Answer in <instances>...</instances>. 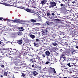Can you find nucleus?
Returning <instances> with one entry per match:
<instances>
[{"label": "nucleus", "instance_id": "nucleus-1", "mask_svg": "<svg viewBox=\"0 0 78 78\" xmlns=\"http://www.w3.org/2000/svg\"><path fill=\"white\" fill-rule=\"evenodd\" d=\"M70 54H62L60 56V59L59 61L61 62H63L64 61H66L67 60V57L65 56L66 55L67 56H69Z\"/></svg>", "mask_w": 78, "mask_h": 78}, {"label": "nucleus", "instance_id": "nucleus-2", "mask_svg": "<svg viewBox=\"0 0 78 78\" xmlns=\"http://www.w3.org/2000/svg\"><path fill=\"white\" fill-rule=\"evenodd\" d=\"M14 60H15L14 61V63L16 66H21L23 64L22 61L19 59L17 57H16L14 58Z\"/></svg>", "mask_w": 78, "mask_h": 78}, {"label": "nucleus", "instance_id": "nucleus-3", "mask_svg": "<svg viewBox=\"0 0 78 78\" xmlns=\"http://www.w3.org/2000/svg\"><path fill=\"white\" fill-rule=\"evenodd\" d=\"M50 69H49V72L50 73H53V72L55 74H56V71H55V69L54 68H52L51 67H50Z\"/></svg>", "mask_w": 78, "mask_h": 78}, {"label": "nucleus", "instance_id": "nucleus-4", "mask_svg": "<svg viewBox=\"0 0 78 78\" xmlns=\"http://www.w3.org/2000/svg\"><path fill=\"white\" fill-rule=\"evenodd\" d=\"M51 7H54V6H56V2H52L51 3Z\"/></svg>", "mask_w": 78, "mask_h": 78}, {"label": "nucleus", "instance_id": "nucleus-5", "mask_svg": "<svg viewBox=\"0 0 78 78\" xmlns=\"http://www.w3.org/2000/svg\"><path fill=\"white\" fill-rule=\"evenodd\" d=\"M73 69H74L76 70H78V66L73 65Z\"/></svg>", "mask_w": 78, "mask_h": 78}, {"label": "nucleus", "instance_id": "nucleus-6", "mask_svg": "<svg viewBox=\"0 0 78 78\" xmlns=\"http://www.w3.org/2000/svg\"><path fill=\"white\" fill-rule=\"evenodd\" d=\"M45 54L47 56H50V51H47L45 52Z\"/></svg>", "mask_w": 78, "mask_h": 78}, {"label": "nucleus", "instance_id": "nucleus-7", "mask_svg": "<svg viewBox=\"0 0 78 78\" xmlns=\"http://www.w3.org/2000/svg\"><path fill=\"white\" fill-rule=\"evenodd\" d=\"M38 74V73L36 71H34L33 72V75H34V76H37Z\"/></svg>", "mask_w": 78, "mask_h": 78}, {"label": "nucleus", "instance_id": "nucleus-8", "mask_svg": "<svg viewBox=\"0 0 78 78\" xmlns=\"http://www.w3.org/2000/svg\"><path fill=\"white\" fill-rule=\"evenodd\" d=\"M68 66L69 67H72V68H73V63H71L70 64V63H69L68 64H67Z\"/></svg>", "mask_w": 78, "mask_h": 78}, {"label": "nucleus", "instance_id": "nucleus-9", "mask_svg": "<svg viewBox=\"0 0 78 78\" xmlns=\"http://www.w3.org/2000/svg\"><path fill=\"white\" fill-rule=\"evenodd\" d=\"M46 2H46V1L43 0L41 2V4L43 5H44V4H45V3H46Z\"/></svg>", "mask_w": 78, "mask_h": 78}, {"label": "nucleus", "instance_id": "nucleus-10", "mask_svg": "<svg viewBox=\"0 0 78 78\" xmlns=\"http://www.w3.org/2000/svg\"><path fill=\"white\" fill-rule=\"evenodd\" d=\"M38 62H40L39 63L40 64H43V61H42L41 59L39 58L38 59Z\"/></svg>", "mask_w": 78, "mask_h": 78}, {"label": "nucleus", "instance_id": "nucleus-11", "mask_svg": "<svg viewBox=\"0 0 78 78\" xmlns=\"http://www.w3.org/2000/svg\"><path fill=\"white\" fill-rule=\"evenodd\" d=\"M17 42L18 44H19L20 45H21V44H22V40H18Z\"/></svg>", "mask_w": 78, "mask_h": 78}, {"label": "nucleus", "instance_id": "nucleus-12", "mask_svg": "<svg viewBox=\"0 0 78 78\" xmlns=\"http://www.w3.org/2000/svg\"><path fill=\"white\" fill-rule=\"evenodd\" d=\"M25 10L28 12H31V10L29 9H25Z\"/></svg>", "mask_w": 78, "mask_h": 78}, {"label": "nucleus", "instance_id": "nucleus-13", "mask_svg": "<svg viewBox=\"0 0 78 78\" xmlns=\"http://www.w3.org/2000/svg\"><path fill=\"white\" fill-rule=\"evenodd\" d=\"M30 37L32 38V39H34L35 37V36L32 34H30Z\"/></svg>", "mask_w": 78, "mask_h": 78}, {"label": "nucleus", "instance_id": "nucleus-14", "mask_svg": "<svg viewBox=\"0 0 78 78\" xmlns=\"http://www.w3.org/2000/svg\"><path fill=\"white\" fill-rule=\"evenodd\" d=\"M23 49H26V45L25 44H24L22 46V49L23 50Z\"/></svg>", "mask_w": 78, "mask_h": 78}, {"label": "nucleus", "instance_id": "nucleus-15", "mask_svg": "<svg viewBox=\"0 0 78 78\" xmlns=\"http://www.w3.org/2000/svg\"><path fill=\"white\" fill-rule=\"evenodd\" d=\"M37 65L35 64H34L33 65H32V67L33 68H37Z\"/></svg>", "mask_w": 78, "mask_h": 78}, {"label": "nucleus", "instance_id": "nucleus-16", "mask_svg": "<svg viewBox=\"0 0 78 78\" xmlns=\"http://www.w3.org/2000/svg\"><path fill=\"white\" fill-rule=\"evenodd\" d=\"M52 44L54 46H56L57 45H58V43H57L56 42H54L52 43Z\"/></svg>", "mask_w": 78, "mask_h": 78}, {"label": "nucleus", "instance_id": "nucleus-17", "mask_svg": "<svg viewBox=\"0 0 78 78\" xmlns=\"http://www.w3.org/2000/svg\"><path fill=\"white\" fill-rule=\"evenodd\" d=\"M61 9H62V10H63V11H64L66 9V6H63L62 7V8H61Z\"/></svg>", "mask_w": 78, "mask_h": 78}, {"label": "nucleus", "instance_id": "nucleus-18", "mask_svg": "<svg viewBox=\"0 0 78 78\" xmlns=\"http://www.w3.org/2000/svg\"><path fill=\"white\" fill-rule=\"evenodd\" d=\"M70 50L72 51V53H74V52H75V51H76V50L73 48L70 49Z\"/></svg>", "mask_w": 78, "mask_h": 78}, {"label": "nucleus", "instance_id": "nucleus-19", "mask_svg": "<svg viewBox=\"0 0 78 78\" xmlns=\"http://www.w3.org/2000/svg\"><path fill=\"white\" fill-rule=\"evenodd\" d=\"M50 23L52 24V23H53V22L50 23V22L49 21L46 22V24H47L48 25H50Z\"/></svg>", "mask_w": 78, "mask_h": 78}, {"label": "nucleus", "instance_id": "nucleus-20", "mask_svg": "<svg viewBox=\"0 0 78 78\" xmlns=\"http://www.w3.org/2000/svg\"><path fill=\"white\" fill-rule=\"evenodd\" d=\"M41 26L42 27H43V28H45V27L46 26V24L45 23H43L42 24Z\"/></svg>", "mask_w": 78, "mask_h": 78}, {"label": "nucleus", "instance_id": "nucleus-21", "mask_svg": "<svg viewBox=\"0 0 78 78\" xmlns=\"http://www.w3.org/2000/svg\"><path fill=\"white\" fill-rule=\"evenodd\" d=\"M30 21L31 22H33V23L36 22V20L34 19H31Z\"/></svg>", "mask_w": 78, "mask_h": 78}, {"label": "nucleus", "instance_id": "nucleus-22", "mask_svg": "<svg viewBox=\"0 0 78 78\" xmlns=\"http://www.w3.org/2000/svg\"><path fill=\"white\" fill-rule=\"evenodd\" d=\"M34 25H37V26H40V25H41V24L37 23H35L34 24Z\"/></svg>", "mask_w": 78, "mask_h": 78}, {"label": "nucleus", "instance_id": "nucleus-23", "mask_svg": "<svg viewBox=\"0 0 78 78\" xmlns=\"http://www.w3.org/2000/svg\"><path fill=\"white\" fill-rule=\"evenodd\" d=\"M17 34L18 36H20L22 34V32H18L17 33Z\"/></svg>", "mask_w": 78, "mask_h": 78}, {"label": "nucleus", "instance_id": "nucleus-24", "mask_svg": "<svg viewBox=\"0 0 78 78\" xmlns=\"http://www.w3.org/2000/svg\"><path fill=\"white\" fill-rule=\"evenodd\" d=\"M71 3L73 5H75L76 4V2H71Z\"/></svg>", "mask_w": 78, "mask_h": 78}, {"label": "nucleus", "instance_id": "nucleus-25", "mask_svg": "<svg viewBox=\"0 0 78 78\" xmlns=\"http://www.w3.org/2000/svg\"><path fill=\"white\" fill-rule=\"evenodd\" d=\"M4 76H8V73L7 72H4Z\"/></svg>", "mask_w": 78, "mask_h": 78}, {"label": "nucleus", "instance_id": "nucleus-26", "mask_svg": "<svg viewBox=\"0 0 78 78\" xmlns=\"http://www.w3.org/2000/svg\"><path fill=\"white\" fill-rule=\"evenodd\" d=\"M59 43L61 44V45H62L63 46H64V43H63L62 42H60Z\"/></svg>", "mask_w": 78, "mask_h": 78}, {"label": "nucleus", "instance_id": "nucleus-27", "mask_svg": "<svg viewBox=\"0 0 78 78\" xmlns=\"http://www.w3.org/2000/svg\"><path fill=\"white\" fill-rule=\"evenodd\" d=\"M20 31H23V27H21L20 29Z\"/></svg>", "mask_w": 78, "mask_h": 78}, {"label": "nucleus", "instance_id": "nucleus-28", "mask_svg": "<svg viewBox=\"0 0 78 78\" xmlns=\"http://www.w3.org/2000/svg\"><path fill=\"white\" fill-rule=\"evenodd\" d=\"M0 31H1V33H3L5 31V30H3V29H0Z\"/></svg>", "mask_w": 78, "mask_h": 78}, {"label": "nucleus", "instance_id": "nucleus-29", "mask_svg": "<svg viewBox=\"0 0 78 78\" xmlns=\"http://www.w3.org/2000/svg\"><path fill=\"white\" fill-rule=\"evenodd\" d=\"M13 50H14V51H12V52H13L14 53H16V52H17V50H16L15 49H13Z\"/></svg>", "mask_w": 78, "mask_h": 78}, {"label": "nucleus", "instance_id": "nucleus-30", "mask_svg": "<svg viewBox=\"0 0 78 78\" xmlns=\"http://www.w3.org/2000/svg\"><path fill=\"white\" fill-rule=\"evenodd\" d=\"M22 73L21 76H23V77H25V75L24 73Z\"/></svg>", "mask_w": 78, "mask_h": 78}, {"label": "nucleus", "instance_id": "nucleus-31", "mask_svg": "<svg viewBox=\"0 0 78 78\" xmlns=\"http://www.w3.org/2000/svg\"><path fill=\"white\" fill-rule=\"evenodd\" d=\"M30 62H32L33 63V59H30V60H29Z\"/></svg>", "mask_w": 78, "mask_h": 78}, {"label": "nucleus", "instance_id": "nucleus-32", "mask_svg": "<svg viewBox=\"0 0 78 78\" xmlns=\"http://www.w3.org/2000/svg\"><path fill=\"white\" fill-rule=\"evenodd\" d=\"M42 34L43 36H45V35H47V33L43 32L42 33Z\"/></svg>", "mask_w": 78, "mask_h": 78}, {"label": "nucleus", "instance_id": "nucleus-33", "mask_svg": "<svg viewBox=\"0 0 78 78\" xmlns=\"http://www.w3.org/2000/svg\"><path fill=\"white\" fill-rule=\"evenodd\" d=\"M66 17L65 16H63V17H62V19L64 20H66Z\"/></svg>", "mask_w": 78, "mask_h": 78}, {"label": "nucleus", "instance_id": "nucleus-34", "mask_svg": "<svg viewBox=\"0 0 78 78\" xmlns=\"http://www.w3.org/2000/svg\"><path fill=\"white\" fill-rule=\"evenodd\" d=\"M9 20V21H11V22H13L14 20H8L7 19H6L5 20Z\"/></svg>", "mask_w": 78, "mask_h": 78}, {"label": "nucleus", "instance_id": "nucleus-35", "mask_svg": "<svg viewBox=\"0 0 78 78\" xmlns=\"http://www.w3.org/2000/svg\"><path fill=\"white\" fill-rule=\"evenodd\" d=\"M37 59V58H34V60H33V62H36L37 60H35V59Z\"/></svg>", "mask_w": 78, "mask_h": 78}, {"label": "nucleus", "instance_id": "nucleus-36", "mask_svg": "<svg viewBox=\"0 0 78 78\" xmlns=\"http://www.w3.org/2000/svg\"><path fill=\"white\" fill-rule=\"evenodd\" d=\"M22 51H24V52H25V51H26L27 50H26V49H23H23H22Z\"/></svg>", "mask_w": 78, "mask_h": 78}, {"label": "nucleus", "instance_id": "nucleus-37", "mask_svg": "<svg viewBox=\"0 0 78 78\" xmlns=\"http://www.w3.org/2000/svg\"><path fill=\"white\" fill-rule=\"evenodd\" d=\"M71 59H73V61H74V60H75V57H73V58H71Z\"/></svg>", "mask_w": 78, "mask_h": 78}, {"label": "nucleus", "instance_id": "nucleus-38", "mask_svg": "<svg viewBox=\"0 0 78 78\" xmlns=\"http://www.w3.org/2000/svg\"><path fill=\"white\" fill-rule=\"evenodd\" d=\"M13 22H16V23H18L19 21L16 20H13Z\"/></svg>", "mask_w": 78, "mask_h": 78}, {"label": "nucleus", "instance_id": "nucleus-39", "mask_svg": "<svg viewBox=\"0 0 78 78\" xmlns=\"http://www.w3.org/2000/svg\"><path fill=\"white\" fill-rule=\"evenodd\" d=\"M47 16H51V14L48 12H47Z\"/></svg>", "mask_w": 78, "mask_h": 78}, {"label": "nucleus", "instance_id": "nucleus-40", "mask_svg": "<svg viewBox=\"0 0 78 78\" xmlns=\"http://www.w3.org/2000/svg\"><path fill=\"white\" fill-rule=\"evenodd\" d=\"M44 33H47V32H48V30H47V29H45L44 30Z\"/></svg>", "mask_w": 78, "mask_h": 78}, {"label": "nucleus", "instance_id": "nucleus-41", "mask_svg": "<svg viewBox=\"0 0 78 78\" xmlns=\"http://www.w3.org/2000/svg\"><path fill=\"white\" fill-rule=\"evenodd\" d=\"M60 6H61L62 7V6H65V5H64V4H61L60 5Z\"/></svg>", "mask_w": 78, "mask_h": 78}, {"label": "nucleus", "instance_id": "nucleus-42", "mask_svg": "<svg viewBox=\"0 0 78 78\" xmlns=\"http://www.w3.org/2000/svg\"><path fill=\"white\" fill-rule=\"evenodd\" d=\"M1 67L2 68H5V65H1Z\"/></svg>", "mask_w": 78, "mask_h": 78}, {"label": "nucleus", "instance_id": "nucleus-43", "mask_svg": "<svg viewBox=\"0 0 78 78\" xmlns=\"http://www.w3.org/2000/svg\"><path fill=\"white\" fill-rule=\"evenodd\" d=\"M68 44H67L66 42L64 43V46L65 45H68Z\"/></svg>", "mask_w": 78, "mask_h": 78}, {"label": "nucleus", "instance_id": "nucleus-44", "mask_svg": "<svg viewBox=\"0 0 78 78\" xmlns=\"http://www.w3.org/2000/svg\"><path fill=\"white\" fill-rule=\"evenodd\" d=\"M24 5H25V6L27 5V4L26 3V2H25L23 3Z\"/></svg>", "mask_w": 78, "mask_h": 78}, {"label": "nucleus", "instance_id": "nucleus-45", "mask_svg": "<svg viewBox=\"0 0 78 78\" xmlns=\"http://www.w3.org/2000/svg\"><path fill=\"white\" fill-rule=\"evenodd\" d=\"M18 55H19L18 57H19V58H20V55H20V53L19 52H18Z\"/></svg>", "mask_w": 78, "mask_h": 78}, {"label": "nucleus", "instance_id": "nucleus-46", "mask_svg": "<svg viewBox=\"0 0 78 78\" xmlns=\"http://www.w3.org/2000/svg\"><path fill=\"white\" fill-rule=\"evenodd\" d=\"M36 42H38L39 41V39L37 38L36 39Z\"/></svg>", "mask_w": 78, "mask_h": 78}, {"label": "nucleus", "instance_id": "nucleus-47", "mask_svg": "<svg viewBox=\"0 0 78 78\" xmlns=\"http://www.w3.org/2000/svg\"><path fill=\"white\" fill-rule=\"evenodd\" d=\"M2 55H4V56H6V54H5V53H3L2 54Z\"/></svg>", "mask_w": 78, "mask_h": 78}, {"label": "nucleus", "instance_id": "nucleus-48", "mask_svg": "<svg viewBox=\"0 0 78 78\" xmlns=\"http://www.w3.org/2000/svg\"><path fill=\"white\" fill-rule=\"evenodd\" d=\"M49 63V62H46L45 63L46 64H48Z\"/></svg>", "mask_w": 78, "mask_h": 78}, {"label": "nucleus", "instance_id": "nucleus-49", "mask_svg": "<svg viewBox=\"0 0 78 78\" xmlns=\"http://www.w3.org/2000/svg\"><path fill=\"white\" fill-rule=\"evenodd\" d=\"M34 46H35V47H37V44H36V43H34Z\"/></svg>", "mask_w": 78, "mask_h": 78}, {"label": "nucleus", "instance_id": "nucleus-50", "mask_svg": "<svg viewBox=\"0 0 78 78\" xmlns=\"http://www.w3.org/2000/svg\"><path fill=\"white\" fill-rule=\"evenodd\" d=\"M26 6H27L28 7H29V4H27V5H26Z\"/></svg>", "mask_w": 78, "mask_h": 78}, {"label": "nucleus", "instance_id": "nucleus-51", "mask_svg": "<svg viewBox=\"0 0 78 78\" xmlns=\"http://www.w3.org/2000/svg\"><path fill=\"white\" fill-rule=\"evenodd\" d=\"M54 52H55V53L56 52V51L53 50L52 52V53H54Z\"/></svg>", "mask_w": 78, "mask_h": 78}, {"label": "nucleus", "instance_id": "nucleus-52", "mask_svg": "<svg viewBox=\"0 0 78 78\" xmlns=\"http://www.w3.org/2000/svg\"><path fill=\"white\" fill-rule=\"evenodd\" d=\"M4 41L5 42H6V39H5V38H4Z\"/></svg>", "mask_w": 78, "mask_h": 78}, {"label": "nucleus", "instance_id": "nucleus-53", "mask_svg": "<svg viewBox=\"0 0 78 78\" xmlns=\"http://www.w3.org/2000/svg\"><path fill=\"white\" fill-rule=\"evenodd\" d=\"M42 56L43 57H45V55L44 54H42Z\"/></svg>", "mask_w": 78, "mask_h": 78}, {"label": "nucleus", "instance_id": "nucleus-54", "mask_svg": "<svg viewBox=\"0 0 78 78\" xmlns=\"http://www.w3.org/2000/svg\"><path fill=\"white\" fill-rule=\"evenodd\" d=\"M5 6H9V5L7 4H6L5 5Z\"/></svg>", "mask_w": 78, "mask_h": 78}, {"label": "nucleus", "instance_id": "nucleus-55", "mask_svg": "<svg viewBox=\"0 0 78 78\" xmlns=\"http://www.w3.org/2000/svg\"><path fill=\"white\" fill-rule=\"evenodd\" d=\"M76 48H78V46H76Z\"/></svg>", "mask_w": 78, "mask_h": 78}, {"label": "nucleus", "instance_id": "nucleus-56", "mask_svg": "<svg viewBox=\"0 0 78 78\" xmlns=\"http://www.w3.org/2000/svg\"><path fill=\"white\" fill-rule=\"evenodd\" d=\"M52 16H55V13H52Z\"/></svg>", "mask_w": 78, "mask_h": 78}, {"label": "nucleus", "instance_id": "nucleus-57", "mask_svg": "<svg viewBox=\"0 0 78 78\" xmlns=\"http://www.w3.org/2000/svg\"><path fill=\"white\" fill-rule=\"evenodd\" d=\"M62 1L63 2H64L66 1V0H62Z\"/></svg>", "mask_w": 78, "mask_h": 78}, {"label": "nucleus", "instance_id": "nucleus-58", "mask_svg": "<svg viewBox=\"0 0 78 78\" xmlns=\"http://www.w3.org/2000/svg\"><path fill=\"white\" fill-rule=\"evenodd\" d=\"M59 51H60L62 52V49H60Z\"/></svg>", "mask_w": 78, "mask_h": 78}, {"label": "nucleus", "instance_id": "nucleus-59", "mask_svg": "<svg viewBox=\"0 0 78 78\" xmlns=\"http://www.w3.org/2000/svg\"><path fill=\"white\" fill-rule=\"evenodd\" d=\"M0 58H3V57H2V56H0Z\"/></svg>", "mask_w": 78, "mask_h": 78}, {"label": "nucleus", "instance_id": "nucleus-60", "mask_svg": "<svg viewBox=\"0 0 78 78\" xmlns=\"http://www.w3.org/2000/svg\"><path fill=\"white\" fill-rule=\"evenodd\" d=\"M57 20H58V21H60V20L59 19H58Z\"/></svg>", "mask_w": 78, "mask_h": 78}, {"label": "nucleus", "instance_id": "nucleus-61", "mask_svg": "<svg viewBox=\"0 0 78 78\" xmlns=\"http://www.w3.org/2000/svg\"><path fill=\"white\" fill-rule=\"evenodd\" d=\"M2 18H0V20H2Z\"/></svg>", "mask_w": 78, "mask_h": 78}, {"label": "nucleus", "instance_id": "nucleus-62", "mask_svg": "<svg viewBox=\"0 0 78 78\" xmlns=\"http://www.w3.org/2000/svg\"><path fill=\"white\" fill-rule=\"evenodd\" d=\"M1 77L2 78H3V76H1Z\"/></svg>", "mask_w": 78, "mask_h": 78}, {"label": "nucleus", "instance_id": "nucleus-63", "mask_svg": "<svg viewBox=\"0 0 78 78\" xmlns=\"http://www.w3.org/2000/svg\"><path fill=\"white\" fill-rule=\"evenodd\" d=\"M11 0H8V1L9 2H11Z\"/></svg>", "mask_w": 78, "mask_h": 78}, {"label": "nucleus", "instance_id": "nucleus-64", "mask_svg": "<svg viewBox=\"0 0 78 78\" xmlns=\"http://www.w3.org/2000/svg\"><path fill=\"white\" fill-rule=\"evenodd\" d=\"M39 58L38 59H40L41 58V57H38Z\"/></svg>", "mask_w": 78, "mask_h": 78}]
</instances>
